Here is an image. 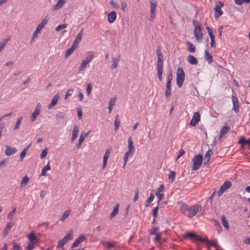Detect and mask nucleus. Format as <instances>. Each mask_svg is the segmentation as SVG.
<instances>
[{"label":"nucleus","instance_id":"23","mask_svg":"<svg viewBox=\"0 0 250 250\" xmlns=\"http://www.w3.org/2000/svg\"><path fill=\"white\" fill-rule=\"evenodd\" d=\"M206 240L205 241H202V242H205L208 245V249H210V246L216 247L217 246V240H208L207 238H204Z\"/></svg>","mask_w":250,"mask_h":250},{"label":"nucleus","instance_id":"8","mask_svg":"<svg viewBox=\"0 0 250 250\" xmlns=\"http://www.w3.org/2000/svg\"><path fill=\"white\" fill-rule=\"evenodd\" d=\"M200 121V114L199 112L197 111L194 113L192 118L191 119L189 125L192 126H195Z\"/></svg>","mask_w":250,"mask_h":250},{"label":"nucleus","instance_id":"28","mask_svg":"<svg viewBox=\"0 0 250 250\" xmlns=\"http://www.w3.org/2000/svg\"><path fill=\"white\" fill-rule=\"evenodd\" d=\"M222 225L225 229L229 230V225L228 220L225 215H222L221 217Z\"/></svg>","mask_w":250,"mask_h":250},{"label":"nucleus","instance_id":"31","mask_svg":"<svg viewBox=\"0 0 250 250\" xmlns=\"http://www.w3.org/2000/svg\"><path fill=\"white\" fill-rule=\"evenodd\" d=\"M77 48V47H76V46H75L74 45H73L72 44L70 48H69V49H68L66 50L65 55H64L65 57L67 58L68 56H69L73 52L74 50Z\"/></svg>","mask_w":250,"mask_h":250},{"label":"nucleus","instance_id":"43","mask_svg":"<svg viewBox=\"0 0 250 250\" xmlns=\"http://www.w3.org/2000/svg\"><path fill=\"white\" fill-rule=\"evenodd\" d=\"M22 117H20L18 118V120L16 122V125H15V126L14 127L13 129L14 130L18 129L21 125V122L22 121Z\"/></svg>","mask_w":250,"mask_h":250},{"label":"nucleus","instance_id":"35","mask_svg":"<svg viewBox=\"0 0 250 250\" xmlns=\"http://www.w3.org/2000/svg\"><path fill=\"white\" fill-rule=\"evenodd\" d=\"M134 151H133L132 150H130L128 149V150L125 152V155L124 157V167L126 165V163L127 162L128 158L129 156V155L134 152Z\"/></svg>","mask_w":250,"mask_h":250},{"label":"nucleus","instance_id":"34","mask_svg":"<svg viewBox=\"0 0 250 250\" xmlns=\"http://www.w3.org/2000/svg\"><path fill=\"white\" fill-rule=\"evenodd\" d=\"M187 45L188 50L189 52H194L195 51V46L190 42H187Z\"/></svg>","mask_w":250,"mask_h":250},{"label":"nucleus","instance_id":"25","mask_svg":"<svg viewBox=\"0 0 250 250\" xmlns=\"http://www.w3.org/2000/svg\"><path fill=\"white\" fill-rule=\"evenodd\" d=\"M188 61L189 63L194 65L197 64L198 63L197 59L191 55H189L188 56Z\"/></svg>","mask_w":250,"mask_h":250},{"label":"nucleus","instance_id":"64","mask_svg":"<svg viewBox=\"0 0 250 250\" xmlns=\"http://www.w3.org/2000/svg\"><path fill=\"white\" fill-rule=\"evenodd\" d=\"M156 195L158 199V202H160L164 197V194L163 193H156Z\"/></svg>","mask_w":250,"mask_h":250},{"label":"nucleus","instance_id":"11","mask_svg":"<svg viewBox=\"0 0 250 250\" xmlns=\"http://www.w3.org/2000/svg\"><path fill=\"white\" fill-rule=\"evenodd\" d=\"M194 34L198 42H201L203 39V34L201 31V28H194Z\"/></svg>","mask_w":250,"mask_h":250},{"label":"nucleus","instance_id":"26","mask_svg":"<svg viewBox=\"0 0 250 250\" xmlns=\"http://www.w3.org/2000/svg\"><path fill=\"white\" fill-rule=\"evenodd\" d=\"M120 56H118L115 58H113V64L111 65L110 68L111 69H114L117 68L118 64V62L120 61Z\"/></svg>","mask_w":250,"mask_h":250},{"label":"nucleus","instance_id":"17","mask_svg":"<svg viewBox=\"0 0 250 250\" xmlns=\"http://www.w3.org/2000/svg\"><path fill=\"white\" fill-rule=\"evenodd\" d=\"M83 28L80 31V32L78 33L76 38H75V39L74 40V41L73 42V45H74L75 46H76V47H78L79 42L81 41V39H82L83 35Z\"/></svg>","mask_w":250,"mask_h":250},{"label":"nucleus","instance_id":"6","mask_svg":"<svg viewBox=\"0 0 250 250\" xmlns=\"http://www.w3.org/2000/svg\"><path fill=\"white\" fill-rule=\"evenodd\" d=\"M231 183L228 180L225 181L224 184L221 186L218 192V196H221L224 192L229 188L231 186Z\"/></svg>","mask_w":250,"mask_h":250},{"label":"nucleus","instance_id":"44","mask_svg":"<svg viewBox=\"0 0 250 250\" xmlns=\"http://www.w3.org/2000/svg\"><path fill=\"white\" fill-rule=\"evenodd\" d=\"M87 64H88V63H87L85 60H83L79 66V71L80 72L83 71L85 68V66Z\"/></svg>","mask_w":250,"mask_h":250},{"label":"nucleus","instance_id":"19","mask_svg":"<svg viewBox=\"0 0 250 250\" xmlns=\"http://www.w3.org/2000/svg\"><path fill=\"white\" fill-rule=\"evenodd\" d=\"M60 99V96L58 95H56L53 98L51 103L48 106V109H51L56 104Z\"/></svg>","mask_w":250,"mask_h":250},{"label":"nucleus","instance_id":"46","mask_svg":"<svg viewBox=\"0 0 250 250\" xmlns=\"http://www.w3.org/2000/svg\"><path fill=\"white\" fill-rule=\"evenodd\" d=\"M176 173L173 171H170L169 174L168 175V179L169 180L172 182L174 181V178L175 177Z\"/></svg>","mask_w":250,"mask_h":250},{"label":"nucleus","instance_id":"49","mask_svg":"<svg viewBox=\"0 0 250 250\" xmlns=\"http://www.w3.org/2000/svg\"><path fill=\"white\" fill-rule=\"evenodd\" d=\"M154 197L153 194L151 193L149 197L146 200V206H148L151 203V202L153 201Z\"/></svg>","mask_w":250,"mask_h":250},{"label":"nucleus","instance_id":"5","mask_svg":"<svg viewBox=\"0 0 250 250\" xmlns=\"http://www.w3.org/2000/svg\"><path fill=\"white\" fill-rule=\"evenodd\" d=\"M201 209H202L201 205L196 204V205H195L193 206H191L188 209V216L189 218H192L194 215H195L196 214V213Z\"/></svg>","mask_w":250,"mask_h":250},{"label":"nucleus","instance_id":"40","mask_svg":"<svg viewBox=\"0 0 250 250\" xmlns=\"http://www.w3.org/2000/svg\"><path fill=\"white\" fill-rule=\"evenodd\" d=\"M31 145V144H30L27 147H26L21 152V153L20 154V161H22L23 158L24 157V156H25L26 154V152H27V151L28 150V149L29 148V147H30Z\"/></svg>","mask_w":250,"mask_h":250},{"label":"nucleus","instance_id":"27","mask_svg":"<svg viewBox=\"0 0 250 250\" xmlns=\"http://www.w3.org/2000/svg\"><path fill=\"white\" fill-rule=\"evenodd\" d=\"M13 224L11 222H8L6 224L3 232V234L4 236L7 235V234L9 232V231L10 230L11 228L13 227Z\"/></svg>","mask_w":250,"mask_h":250},{"label":"nucleus","instance_id":"16","mask_svg":"<svg viewBox=\"0 0 250 250\" xmlns=\"http://www.w3.org/2000/svg\"><path fill=\"white\" fill-rule=\"evenodd\" d=\"M86 237L84 234H81L79 237L76 239L73 244H72V248L77 247L81 243L85 240Z\"/></svg>","mask_w":250,"mask_h":250},{"label":"nucleus","instance_id":"15","mask_svg":"<svg viewBox=\"0 0 250 250\" xmlns=\"http://www.w3.org/2000/svg\"><path fill=\"white\" fill-rule=\"evenodd\" d=\"M91 130L88 131L87 133H84V132H83L81 133V135L80 136V138L79 140L78 143L76 145V147L78 148H79L81 147V146L83 142V141L84 140L85 137H87L88 134L90 132Z\"/></svg>","mask_w":250,"mask_h":250},{"label":"nucleus","instance_id":"21","mask_svg":"<svg viewBox=\"0 0 250 250\" xmlns=\"http://www.w3.org/2000/svg\"><path fill=\"white\" fill-rule=\"evenodd\" d=\"M17 149L15 147H11L9 146H6L5 154L7 156H10L16 153Z\"/></svg>","mask_w":250,"mask_h":250},{"label":"nucleus","instance_id":"38","mask_svg":"<svg viewBox=\"0 0 250 250\" xmlns=\"http://www.w3.org/2000/svg\"><path fill=\"white\" fill-rule=\"evenodd\" d=\"M128 149L134 151L135 148L133 146V142L132 140L131 137H129L128 138Z\"/></svg>","mask_w":250,"mask_h":250},{"label":"nucleus","instance_id":"53","mask_svg":"<svg viewBox=\"0 0 250 250\" xmlns=\"http://www.w3.org/2000/svg\"><path fill=\"white\" fill-rule=\"evenodd\" d=\"M94 57V54L92 53L89 55L86 58V59L84 60L87 63H89L93 59Z\"/></svg>","mask_w":250,"mask_h":250},{"label":"nucleus","instance_id":"60","mask_svg":"<svg viewBox=\"0 0 250 250\" xmlns=\"http://www.w3.org/2000/svg\"><path fill=\"white\" fill-rule=\"evenodd\" d=\"M56 117L57 119H63L64 118V115L63 113H62L61 112H58L56 114Z\"/></svg>","mask_w":250,"mask_h":250},{"label":"nucleus","instance_id":"9","mask_svg":"<svg viewBox=\"0 0 250 250\" xmlns=\"http://www.w3.org/2000/svg\"><path fill=\"white\" fill-rule=\"evenodd\" d=\"M41 108V105L40 104H38L37 107L34 112L32 113L31 117H30V120L31 122L33 123L35 121L37 117L39 115V114L41 113V110L40 108Z\"/></svg>","mask_w":250,"mask_h":250},{"label":"nucleus","instance_id":"29","mask_svg":"<svg viewBox=\"0 0 250 250\" xmlns=\"http://www.w3.org/2000/svg\"><path fill=\"white\" fill-rule=\"evenodd\" d=\"M47 22L48 18L46 16L42 20L41 22L38 25L37 28L41 30L45 26Z\"/></svg>","mask_w":250,"mask_h":250},{"label":"nucleus","instance_id":"51","mask_svg":"<svg viewBox=\"0 0 250 250\" xmlns=\"http://www.w3.org/2000/svg\"><path fill=\"white\" fill-rule=\"evenodd\" d=\"M35 244V243H33L31 242H28V245L26 247V250H32V249H34V245Z\"/></svg>","mask_w":250,"mask_h":250},{"label":"nucleus","instance_id":"47","mask_svg":"<svg viewBox=\"0 0 250 250\" xmlns=\"http://www.w3.org/2000/svg\"><path fill=\"white\" fill-rule=\"evenodd\" d=\"M214 222H215L214 225L216 227V229L217 231H218V232L220 233L222 230L221 226L220 225L219 222L217 221L216 220H215Z\"/></svg>","mask_w":250,"mask_h":250},{"label":"nucleus","instance_id":"1","mask_svg":"<svg viewBox=\"0 0 250 250\" xmlns=\"http://www.w3.org/2000/svg\"><path fill=\"white\" fill-rule=\"evenodd\" d=\"M156 54L157 56V70L158 77L160 81L162 80L163 68V55L161 53V48L158 46L156 49Z\"/></svg>","mask_w":250,"mask_h":250},{"label":"nucleus","instance_id":"56","mask_svg":"<svg viewBox=\"0 0 250 250\" xmlns=\"http://www.w3.org/2000/svg\"><path fill=\"white\" fill-rule=\"evenodd\" d=\"M92 87V85L91 84V83H88V84L87 85V88H86V93H87V95L88 96L90 95V94L91 93Z\"/></svg>","mask_w":250,"mask_h":250},{"label":"nucleus","instance_id":"41","mask_svg":"<svg viewBox=\"0 0 250 250\" xmlns=\"http://www.w3.org/2000/svg\"><path fill=\"white\" fill-rule=\"evenodd\" d=\"M115 99H111L109 102V106L108 107V113H110L112 111L113 107L115 105Z\"/></svg>","mask_w":250,"mask_h":250},{"label":"nucleus","instance_id":"62","mask_svg":"<svg viewBox=\"0 0 250 250\" xmlns=\"http://www.w3.org/2000/svg\"><path fill=\"white\" fill-rule=\"evenodd\" d=\"M210 40H211V43H210V46L211 47H213V48H215L216 47V43H215V37H210Z\"/></svg>","mask_w":250,"mask_h":250},{"label":"nucleus","instance_id":"30","mask_svg":"<svg viewBox=\"0 0 250 250\" xmlns=\"http://www.w3.org/2000/svg\"><path fill=\"white\" fill-rule=\"evenodd\" d=\"M51 168L49 163L44 167H42L40 176H46L47 175L46 171L50 170Z\"/></svg>","mask_w":250,"mask_h":250},{"label":"nucleus","instance_id":"52","mask_svg":"<svg viewBox=\"0 0 250 250\" xmlns=\"http://www.w3.org/2000/svg\"><path fill=\"white\" fill-rule=\"evenodd\" d=\"M47 154V148H45V149H43L42 153L40 155V158L42 159H43L45 158Z\"/></svg>","mask_w":250,"mask_h":250},{"label":"nucleus","instance_id":"22","mask_svg":"<svg viewBox=\"0 0 250 250\" xmlns=\"http://www.w3.org/2000/svg\"><path fill=\"white\" fill-rule=\"evenodd\" d=\"M116 13L115 11H111L107 15L108 21L111 23H113L116 19Z\"/></svg>","mask_w":250,"mask_h":250},{"label":"nucleus","instance_id":"4","mask_svg":"<svg viewBox=\"0 0 250 250\" xmlns=\"http://www.w3.org/2000/svg\"><path fill=\"white\" fill-rule=\"evenodd\" d=\"M72 239V231L70 230L69 232L61 240H60L58 244L57 248L58 249L62 248L69 240Z\"/></svg>","mask_w":250,"mask_h":250},{"label":"nucleus","instance_id":"57","mask_svg":"<svg viewBox=\"0 0 250 250\" xmlns=\"http://www.w3.org/2000/svg\"><path fill=\"white\" fill-rule=\"evenodd\" d=\"M165 187L163 185H161L160 187L156 189V193H160V192H162L164 190Z\"/></svg>","mask_w":250,"mask_h":250},{"label":"nucleus","instance_id":"37","mask_svg":"<svg viewBox=\"0 0 250 250\" xmlns=\"http://www.w3.org/2000/svg\"><path fill=\"white\" fill-rule=\"evenodd\" d=\"M71 210L70 209L66 210L64 211L62 217L60 219V221L62 222H63L69 215L70 213Z\"/></svg>","mask_w":250,"mask_h":250},{"label":"nucleus","instance_id":"12","mask_svg":"<svg viewBox=\"0 0 250 250\" xmlns=\"http://www.w3.org/2000/svg\"><path fill=\"white\" fill-rule=\"evenodd\" d=\"M66 2V0H58L57 3L52 6L51 10L54 11L61 9Z\"/></svg>","mask_w":250,"mask_h":250},{"label":"nucleus","instance_id":"24","mask_svg":"<svg viewBox=\"0 0 250 250\" xmlns=\"http://www.w3.org/2000/svg\"><path fill=\"white\" fill-rule=\"evenodd\" d=\"M79 132V128L78 125H75L73 127L71 141H74L78 137Z\"/></svg>","mask_w":250,"mask_h":250},{"label":"nucleus","instance_id":"32","mask_svg":"<svg viewBox=\"0 0 250 250\" xmlns=\"http://www.w3.org/2000/svg\"><path fill=\"white\" fill-rule=\"evenodd\" d=\"M205 58L206 61H207L208 63H211V62H213L212 56L208 53L207 50H205Z\"/></svg>","mask_w":250,"mask_h":250},{"label":"nucleus","instance_id":"39","mask_svg":"<svg viewBox=\"0 0 250 250\" xmlns=\"http://www.w3.org/2000/svg\"><path fill=\"white\" fill-rule=\"evenodd\" d=\"M150 12H156L157 2L154 0L150 1Z\"/></svg>","mask_w":250,"mask_h":250},{"label":"nucleus","instance_id":"33","mask_svg":"<svg viewBox=\"0 0 250 250\" xmlns=\"http://www.w3.org/2000/svg\"><path fill=\"white\" fill-rule=\"evenodd\" d=\"M119 204H116L115 205V206L114 207L113 210L112 211V212L111 213L110 215V217L111 219H112L113 217H114L115 216H116L118 214V211H119Z\"/></svg>","mask_w":250,"mask_h":250},{"label":"nucleus","instance_id":"58","mask_svg":"<svg viewBox=\"0 0 250 250\" xmlns=\"http://www.w3.org/2000/svg\"><path fill=\"white\" fill-rule=\"evenodd\" d=\"M238 143L242 145H244L247 144L246 139L244 137H242L238 141Z\"/></svg>","mask_w":250,"mask_h":250},{"label":"nucleus","instance_id":"63","mask_svg":"<svg viewBox=\"0 0 250 250\" xmlns=\"http://www.w3.org/2000/svg\"><path fill=\"white\" fill-rule=\"evenodd\" d=\"M193 25L194 26V28H201L200 23L196 20H193L192 21Z\"/></svg>","mask_w":250,"mask_h":250},{"label":"nucleus","instance_id":"45","mask_svg":"<svg viewBox=\"0 0 250 250\" xmlns=\"http://www.w3.org/2000/svg\"><path fill=\"white\" fill-rule=\"evenodd\" d=\"M41 30L36 28L35 31L33 33V36L31 39V42H33L35 39L37 38L38 36L39 33L40 32Z\"/></svg>","mask_w":250,"mask_h":250},{"label":"nucleus","instance_id":"42","mask_svg":"<svg viewBox=\"0 0 250 250\" xmlns=\"http://www.w3.org/2000/svg\"><path fill=\"white\" fill-rule=\"evenodd\" d=\"M16 211V208H13V210L10 212L7 215V219L9 220H11L13 219L14 215H15Z\"/></svg>","mask_w":250,"mask_h":250},{"label":"nucleus","instance_id":"61","mask_svg":"<svg viewBox=\"0 0 250 250\" xmlns=\"http://www.w3.org/2000/svg\"><path fill=\"white\" fill-rule=\"evenodd\" d=\"M110 3L113 7L116 9H118L120 7L119 5L117 3L115 2L113 0H111Z\"/></svg>","mask_w":250,"mask_h":250},{"label":"nucleus","instance_id":"50","mask_svg":"<svg viewBox=\"0 0 250 250\" xmlns=\"http://www.w3.org/2000/svg\"><path fill=\"white\" fill-rule=\"evenodd\" d=\"M67 24H60L56 27L55 30L56 31H59L62 29L66 28L67 27Z\"/></svg>","mask_w":250,"mask_h":250},{"label":"nucleus","instance_id":"10","mask_svg":"<svg viewBox=\"0 0 250 250\" xmlns=\"http://www.w3.org/2000/svg\"><path fill=\"white\" fill-rule=\"evenodd\" d=\"M223 5L224 4L221 1L219 2V5H215V7L214 8V18L215 19H218L223 14V12L221 9V7H222Z\"/></svg>","mask_w":250,"mask_h":250},{"label":"nucleus","instance_id":"20","mask_svg":"<svg viewBox=\"0 0 250 250\" xmlns=\"http://www.w3.org/2000/svg\"><path fill=\"white\" fill-rule=\"evenodd\" d=\"M27 237L29 240V242H31L35 244H36L38 242V239L33 231H31L29 234H28Z\"/></svg>","mask_w":250,"mask_h":250},{"label":"nucleus","instance_id":"36","mask_svg":"<svg viewBox=\"0 0 250 250\" xmlns=\"http://www.w3.org/2000/svg\"><path fill=\"white\" fill-rule=\"evenodd\" d=\"M120 125V121L119 119V115L117 114L115 117V121H114V129L115 130H117L118 129Z\"/></svg>","mask_w":250,"mask_h":250},{"label":"nucleus","instance_id":"59","mask_svg":"<svg viewBox=\"0 0 250 250\" xmlns=\"http://www.w3.org/2000/svg\"><path fill=\"white\" fill-rule=\"evenodd\" d=\"M73 92V89H68L66 93L64 99L66 100L68 96H71Z\"/></svg>","mask_w":250,"mask_h":250},{"label":"nucleus","instance_id":"13","mask_svg":"<svg viewBox=\"0 0 250 250\" xmlns=\"http://www.w3.org/2000/svg\"><path fill=\"white\" fill-rule=\"evenodd\" d=\"M111 148H108L106 149L104 155L103 157V164L102 166V168L104 169L105 168L107 165V162L108 158H109L110 153L111 152Z\"/></svg>","mask_w":250,"mask_h":250},{"label":"nucleus","instance_id":"54","mask_svg":"<svg viewBox=\"0 0 250 250\" xmlns=\"http://www.w3.org/2000/svg\"><path fill=\"white\" fill-rule=\"evenodd\" d=\"M206 29L207 30L209 37H214L213 34V30L209 26L206 27Z\"/></svg>","mask_w":250,"mask_h":250},{"label":"nucleus","instance_id":"3","mask_svg":"<svg viewBox=\"0 0 250 250\" xmlns=\"http://www.w3.org/2000/svg\"><path fill=\"white\" fill-rule=\"evenodd\" d=\"M192 169L194 170L199 169L203 162V156L201 154L195 155L192 159Z\"/></svg>","mask_w":250,"mask_h":250},{"label":"nucleus","instance_id":"7","mask_svg":"<svg viewBox=\"0 0 250 250\" xmlns=\"http://www.w3.org/2000/svg\"><path fill=\"white\" fill-rule=\"evenodd\" d=\"M183 237L184 238H190V239H196L200 240V241H205L206 240L205 238L201 237L200 235H198L193 233L192 232H189L186 233L184 235Z\"/></svg>","mask_w":250,"mask_h":250},{"label":"nucleus","instance_id":"18","mask_svg":"<svg viewBox=\"0 0 250 250\" xmlns=\"http://www.w3.org/2000/svg\"><path fill=\"white\" fill-rule=\"evenodd\" d=\"M230 127L228 125H225L220 130L219 139L221 140V138L230 130Z\"/></svg>","mask_w":250,"mask_h":250},{"label":"nucleus","instance_id":"48","mask_svg":"<svg viewBox=\"0 0 250 250\" xmlns=\"http://www.w3.org/2000/svg\"><path fill=\"white\" fill-rule=\"evenodd\" d=\"M29 181V178L27 176H25L23 177L22 181L21 183V186L25 185L27 184Z\"/></svg>","mask_w":250,"mask_h":250},{"label":"nucleus","instance_id":"55","mask_svg":"<svg viewBox=\"0 0 250 250\" xmlns=\"http://www.w3.org/2000/svg\"><path fill=\"white\" fill-rule=\"evenodd\" d=\"M157 229H158V228L157 227H154L152 229H151L150 230H149V233L151 235H156V234H157L158 233L157 232Z\"/></svg>","mask_w":250,"mask_h":250},{"label":"nucleus","instance_id":"2","mask_svg":"<svg viewBox=\"0 0 250 250\" xmlns=\"http://www.w3.org/2000/svg\"><path fill=\"white\" fill-rule=\"evenodd\" d=\"M185 78V73L182 67H179L176 72V83L179 87H181Z\"/></svg>","mask_w":250,"mask_h":250},{"label":"nucleus","instance_id":"14","mask_svg":"<svg viewBox=\"0 0 250 250\" xmlns=\"http://www.w3.org/2000/svg\"><path fill=\"white\" fill-rule=\"evenodd\" d=\"M232 100L233 103V109L236 113H238L239 111V104L238 99L234 96H232Z\"/></svg>","mask_w":250,"mask_h":250}]
</instances>
